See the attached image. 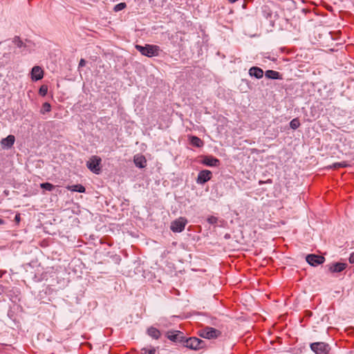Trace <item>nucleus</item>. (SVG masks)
Returning a JSON list of instances; mask_svg holds the SVG:
<instances>
[{"instance_id": "nucleus-1", "label": "nucleus", "mask_w": 354, "mask_h": 354, "mask_svg": "<svg viewBox=\"0 0 354 354\" xmlns=\"http://www.w3.org/2000/svg\"><path fill=\"white\" fill-rule=\"evenodd\" d=\"M135 48L141 55L148 57H157L161 51L160 46L153 44H145L144 46L137 44Z\"/></svg>"}, {"instance_id": "nucleus-2", "label": "nucleus", "mask_w": 354, "mask_h": 354, "mask_svg": "<svg viewBox=\"0 0 354 354\" xmlns=\"http://www.w3.org/2000/svg\"><path fill=\"white\" fill-rule=\"evenodd\" d=\"M183 345L191 350L198 351L206 346L205 342L196 337L186 338L185 337Z\"/></svg>"}, {"instance_id": "nucleus-3", "label": "nucleus", "mask_w": 354, "mask_h": 354, "mask_svg": "<svg viewBox=\"0 0 354 354\" xmlns=\"http://www.w3.org/2000/svg\"><path fill=\"white\" fill-rule=\"evenodd\" d=\"M101 162L102 159L100 157L93 156L86 162V166L92 172L95 174H99L101 172Z\"/></svg>"}, {"instance_id": "nucleus-4", "label": "nucleus", "mask_w": 354, "mask_h": 354, "mask_svg": "<svg viewBox=\"0 0 354 354\" xmlns=\"http://www.w3.org/2000/svg\"><path fill=\"white\" fill-rule=\"evenodd\" d=\"M198 334L203 338L210 339L218 337L221 335V332L214 328L207 326L200 330Z\"/></svg>"}, {"instance_id": "nucleus-5", "label": "nucleus", "mask_w": 354, "mask_h": 354, "mask_svg": "<svg viewBox=\"0 0 354 354\" xmlns=\"http://www.w3.org/2000/svg\"><path fill=\"white\" fill-rule=\"evenodd\" d=\"M310 347L316 354H328L330 350V346L325 342H314Z\"/></svg>"}, {"instance_id": "nucleus-6", "label": "nucleus", "mask_w": 354, "mask_h": 354, "mask_svg": "<svg viewBox=\"0 0 354 354\" xmlns=\"http://www.w3.org/2000/svg\"><path fill=\"white\" fill-rule=\"evenodd\" d=\"M187 223L185 218L180 217L171 223L170 229L174 232H181L185 230Z\"/></svg>"}, {"instance_id": "nucleus-7", "label": "nucleus", "mask_w": 354, "mask_h": 354, "mask_svg": "<svg viewBox=\"0 0 354 354\" xmlns=\"http://www.w3.org/2000/svg\"><path fill=\"white\" fill-rule=\"evenodd\" d=\"M212 177V173L211 171L204 169L201 171L197 176L196 183L198 184L203 185L209 181Z\"/></svg>"}, {"instance_id": "nucleus-8", "label": "nucleus", "mask_w": 354, "mask_h": 354, "mask_svg": "<svg viewBox=\"0 0 354 354\" xmlns=\"http://www.w3.org/2000/svg\"><path fill=\"white\" fill-rule=\"evenodd\" d=\"M306 261L313 266H319L324 262V257L317 254H308L306 256Z\"/></svg>"}, {"instance_id": "nucleus-9", "label": "nucleus", "mask_w": 354, "mask_h": 354, "mask_svg": "<svg viewBox=\"0 0 354 354\" xmlns=\"http://www.w3.org/2000/svg\"><path fill=\"white\" fill-rule=\"evenodd\" d=\"M167 338L172 342L183 344L185 337L183 336V333L182 332L176 330L169 332L167 333Z\"/></svg>"}, {"instance_id": "nucleus-10", "label": "nucleus", "mask_w": 354, "mask_h": 354, "mask_svg": "<svg viewBox=\"0 0 354 354\" xmlns=\"http://www.w3.org/2000/svg\"><path fill=\"white\" fill-rule=\"evenodd\" d=\"M202 164L209 167H217L220 165V160L212 156H205L203 158Z\"/></svg>"}, {"instance_id": "nucleus-11", "label": "nucleus", "mask_w": 354, "mask_h": 354, "mask_svg": "<svg viewBox=\"0 0 354 354\" xmlns=\"http://www.w3.org/2000/svg\"><path fill=\"white\" fill-rule=\"evenodd\" d=\"M44 71L41 67L35 66L31 71V78L32 80L37 81L43 78Z\"/></svg>"}, {"instance_id": "nucleus-12", "label": "nucleus", "mask_w": 354, "mask_h": 354, "mask_svg": "<svg viewBox=\"0 0 354 354\" xmlns=\"http://www.w3.org/2000/svg\"><path fill=\"white\" fill-rule=\"evenodd\" d=\"M346 263L337 262L329 265L328 270L331 272H340L343 271L346 268Z\"/></svg>"}, {"instance_id": "nucleus-13", "label": "nucleus", "mask_w": 354, "mask_h": 354, "mask_svg": "<svg viewBox=\"0 0 354 354\" xmlns=\"http://www.w3.org/2000/svg\"><path fill=\"white\" fill-rule=\"evenodd\" d=\"M15 141V138L12 135L8 136L6 138L1 140L2 147L9 149L12 147Z\"/></svg>"}, {"instance_id": "nucleus-14", "label": "nucleus", "mask_w": 354, "mask_h": 354, "mask_svg": "<svg viewBox=\"0 0 354 354\" xmlns=\"http://www.w3.org/2000/svg\"><path fill=\"white\" fill-rule=\"evenodd\" d=\"M249 75L257 79H261L263 76V71L257 66H252L249 70Z\"/></svg>"}, {"instance_id": "nucleus-15", "label": "nucleus", "mask_w": 354, "mask_h": 354, "mask_svg": "<svg viewBox=\"0 0 354 354\" xmlns=\"http://www.w3.org/2000/svg\"><path fill=\"white\" fill-rule=\"evenodd\" d=\"M133 162L136 166L139 168H144L146 167L147 160L144 156H135L133 158Z\"/></svg>"}, {"instance_id": "nucleus-16", "label": "nucleus", "mask_w": 354, "mask_h": 354, "mask_svg": "<svg viewBox=\"0 0 354 354\" xmlns=\"http://www.w3.org/2000/svg\"><path fill=\"white\" fill-rule=\"evenodd\" d=\"M189 143L196 147H202L204 145L203 141L198 137L196 136H189Z\"/></svg>"}, {"instance_id": "nucleus-17", "label": "nucleus", "mask_w": 354, "mask_h": 354, "mask_svg": "<svg viewBox=\"0 0 354 354\" xmlns=\"http://www.w3.org/2000/svg\"><path fill=\"white\" fill-rule=\"evenodd\" d=\"M265 75L268 79H272V80L281 79L280 73L278 71H273V70L266 71Z\"/></svg>"}, {"instance_id": "nucleus-18", "label": "nucleus", "mask_w": 354, "mask_h": 354, "mask_svg": "<svg viewBox=\"0 0 354 354\" xmlns=\"http://www.w3.org/2000/svg\"><path fill=\"white\" fill-rule=\"evenodd\" d=\"M66 189L68 190L72 191V192H77L79 193H84L86 192L85 187L80 184H77L74 185H68L66 187Z\"/></svg>"}, {"instance_id": "nucleus-19", "label": "nucleus", "mask_w": 354, "mask_h": 354, "mask_svg": "<svg viewBox=\"0 0 354 354\" xmlns=\"http://www.w3.org/2000/svg\"><path fill=\"white\" fill-rule=\"evenodd\" d=\"M147 333L149 336L156 339H158L160 336V332L159 331V330L154 327H150L149 328H148Z\"/></svg>"}, {"instance_id": "nucleus-20", "label": "nucleus", "mask_w": 354, "mask_h": 354, "mask_svg": "<svg viewBox=\"0 0 354 354\" xmlns=\"http://www.w3.org/2000/svg\"><path fill=\"white\" fill-rule=\"evenodd\" d=\"M51 111V105L48 102H44L42 104V107L40 110V113L41 114H45L46 113H48Z\"/></svg>"}, {"instance_id": "nucleus-21", "label": "nucleus", "mask_w": 354, "mask_h": 354, "mask_svg": "<svg viewBox=\"0 0 354 354\" xmlns=\"http://www.w3.org/2000/svg\"><path fill=\"white\" fill-rule=\"evenodd\" d=\"M12 42L18 47V48H22L25 47L26 45L24 44L22 40L20 39L19 37L15 36L13 39Z\"/></svg>"}, {"instance_id": "nucleus-22", "label": "nucleus", "mask_w": 354, "mask_h": 354, "mask_svg": "<svg viewBox=\"0 0 354 354\" xmlns=\"http://www.w3.org/2000/svg\"><path fill=\"white\" fill-rule=\"evenodd\" d=\"M40 187H41V188L48 190L49 192L53 191L55 188V186L53 184L49 183H41V184H40Z\"/></svg>"}, {"instance_id": "nucleus-23", "label": "nucleus", "mask_w": 354, "mask_h": 354, "mask_svg": "<svg viewBox=\"0 0 354 354\" xmlns=\"http://www.w3.org/2000/svg\"><path fill=\"white\" fill-rule=\"evenodd\" d=\"M299 126H300V122L298 118H294L290 122V127L292 129H297Z\"/></svg>"}, {"instance_id": "nucleus-24", "label": "nucleus", "mask_w": 354, "mask_h": 354, "mask_svg": "<svg viewBox=\"0 0 354 354\" xmlns=\"http://www.w3.org/2000/svg\"><path fill=\"white\" fill-rule=\"evenodd\" d=\"M156 350L155 348H143L141 349L142 354H156Z\"/></svg>"}, {"instance_id": "nucleus-25", "label": "nucleus", "mask_w": 354, "mask_h": 354, "mask_svg": "<svg viewBox=\"0 0 354 354\" xmlns=\"http://www.w3.org/2000/svg\"><path fill=\"white\" fill-rule=\"evenodd\" d=\"M348 164L346 161H343L341 162H335L333 165V167L335 169L339 168V167H348Z\"/></svg>"}, {"instance_id": "nucleus-26", "label": "nucleus", "mask_w": 354, "mask_h": 354, "mask_svg": "<svg viewBox=\"0 0 354 354\" xmlns=\"http://www.w3.org/2000/svg\"><path fill=\"white\" fill-rule=\"evenodd\" d=\"M127 5L125 3H120L115 6L113 10L115 12L120 11L126 8Z\"/></svg>"}, {"instance_id": "nucleus-27", "label": "nucleus", "mask_w": 354, "mask_h": 354, "mask_svg": "<svg viewBox=\"0 0 354 354\" xmlns=\"http://www.w3.org/2000/svg\"><path fill=\"white\" fill-rule=\"evenodd\" d=\"M207 221L208 223L211 224V225H214V224H216L217 222H218V218L214 216H209L207 218Z\"/></svg>"}, {"instance_id": "nucleus-28", "label": "nucleus", "mask_w": 354, "mask_h": 354, "mask_svg": "<svg viewBox=\"0 0 354 354\" xmlns=\"http://www.w3.org/2000/svg\"><path fill=\"white\" fill-rule=\"evenodd\" d=\"M47 92L48 87L46 85H42L39 90V93L41 96H45L47 94Z\"/></svg>"}, {"instance_id": "nucleus-29", "label": "nucleus", "mask_w": 354, "mask_h": 354, "mask_svg": "<svg viewBox=\"0 0 354 354\" xmlns=\"http://www.w3.org/2000/svg\"><path fill=\"white\" fill-rule=\"evenodd\" d=\"M15 221H16L17 223H19V222L21 221L20 214H17L15 215Z\"/></svg>"}, {"instance_id": "nucleus-30", "label": "nucleus", "mask_w": 354, "mask_h": 354, "mask_svg": "<svg viewBox=\"0 0 354 354\" xmlns=\"http://www.w3.org/2000/svg\"><path fill=\"white\" fill-rule=\"evenodd\" d=\"M86 64V61L84 59H81L80 62H79V68L80 67H83Z\"/></svg>"}, {"instance_id": "nucleus-31", "label": "nucleus", "mask_w": 354, "mask_h": 354, "mask_svg": "<svg viewBox=\"0 0 354 354\" xmlns=\"http://www.w3.org/2000/svg\"><path fill=\"white\" fill-rule=\"evenodd\" d=\"M348 260L351 263H354V252L351 254Z\"/></svg>"}, {"instance_id": "nucleus-32", "label": "nucleus", "mask_w": 354, "mask_h": 354, "mask_svg": "<svg viewBox=\"0 0 354 354\" xmlns=\"http://www.w3.org/2000/svg\"><path fill=\"white\" fill-rule=\"evenodd\" d=\"M4 223H5V221L3 219L0 218V225H3Z\"/></svg>"}, {"instance_id": "nucleus-33", "label": "nucleus", "mask_w": 354, "mask_h": 354, "mask_svg": "<svg viewBox=\"0 0 354 354\" xmlns=\"http://www.w3.org/2000/svg\"><path fill=\"white\" fill-rule=\"evenodd\" d=\"M266 183H272V180L271 179H268V180H267V181Z\"/></svg>"}, {"instance_id": "nucleus-34", "label": "nucleus", "mask_w": 354, "mask_h": 354, "mask_svg": "<svg viewBox=\"0 0 354 354\" xmlns=\"http://www.w3.org/2000/svg\"><path fill=\"white\" fill-rule=\"evenodd\" d=\"M230 3H234L237 1L238 0H228Z\"/></svg>"}, {"instance_id": "nucleus-35", "label": "nucleus", "mask_w": 354, "mask_h": 354, "mask_svg": "<svg viewBox=\"0 0 354 354\" xmlns=\"http://www.w3.org/2000/svg\"><path fill=\"white\" fill-rule=\"evenodd\" d=\"M263 181H261V180H260V181H259V184H260V185H261V184H263Z\"/></svg>"}]
</instances>
